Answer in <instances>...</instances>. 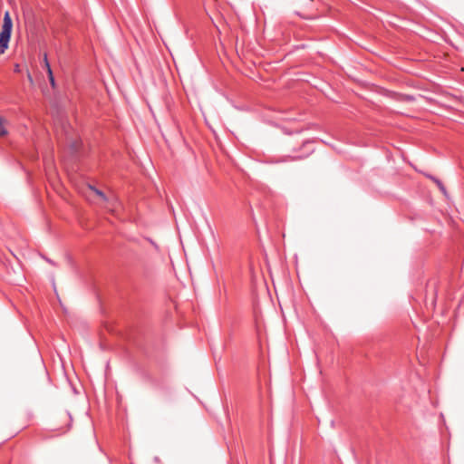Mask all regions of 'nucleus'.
Wrapping results in <instances>:
<instances>
[{"instance_id": "f257e3e1", "label": "nucleus", "mask_w": 464, "mask_h": 464, "mask_svg": "<svg viewBox=\"0 0 464 464\" xmlns=\"http://www.w3.org/2000/svg\"><path fill=\"white\" fill-rule=\"evenodd\" d=\"M13 29V21L9 11L4 14L3 24L0 31V55L8 48Z\"/></svg>"}, {"instance_id": "f03ea898", "label": "nucleus", "mask_w": 464, "mask_h": 464, "mask_svg": "<svg viewBox=\"0 0 464 464\" xmlns=\"http://www.w3.org/2000/svg\"><path fill=\"white\" fill-rule=\"evenodd\" d=\"M86 197L88 200L102 208H104V204L109 198V195H105L102 191L95 188L92 186L88 187L86 191Z\"/></svg>"}, {"instance_id": "7ed1b4c3", "label": "nucleus", "mask_w": 464, "mask_h": 464, "mask_svg": "<svg viewBox=\"0 0 464 464\" xmlns=\"http://www.w3.org/2000/svg\"><path fill=\"white\" fill-rule=\"evenodd\" d=\"M120 206L118 198L114 194H110L109 198L104 204V208L111 213H115Z\"/></svg>"}, {"instance_id": "20e7f679", "label": "nucleus", "mask_w": 464, "mask_h": 464, "mask_svg": "<svg viewBox=\"0 0 464 464\" xmlns=\"http://www.w3.org/2000/svg\"><path fill=\"white\" fill-rule=\"evenodd\" d=\"M5 120L0 117V136L4 137L6 136L8 131L5 128Z\"/></svg>"}, {"instance_id": "39448f33", "label": "nucleus", "mask_w": 464, "mask_h": 464, "mask_svg": "<svg viewBox=\"0 0 464 464\" xmlns=\"http://www.w3.org/2000/svg\"><path fill=\"white\" fill-rule=\"evenodd\" d=\"M429 178L430 179H432L437 185L438 187L440 188V189L445 194L446 193V189H445V187L443 186V184L439 180L437 179L436 178L434 177H431V176H429Z\"/></svg>"}, {"instance_id": "423d86ee", "label": "nucleus", "mask_w": 464, "mask_h": 464, "mask_svg": "<svg viewBox=\"0 0 464 464\" xmlns=\"http://www.w3.org/2000/svg\"><path fill=\"white\" fill-rule=\"evenodd\" d=\"M429 178L430 179H432L437 185L438 187L440 188V189L445 194L446 193V189H445V187L443 186V184L439 180L437 179L436 178L434 177H431V176H429Z\"/></svg>"}, {"instance_id": "0eeeda50", "label": "nucleus", "mask_w": 464, "mask_h": 464, "mask_svg": "<svg viewBox=\"0 0 464 464\" xmlns=\"http://www.w3.org/2000/svg\"><path fill=\"white\" fill-rule=\"evenodd\" d=\"M47 74H48V78H49L51 85L53 87H54L55 86V81H54V77H53L52 69H49V72H47Z\"/></svg>"}, {"instance_id": "6e6552de", "label": "nucleus", "mask_w": 464, "mask_h": 464, "mask_svg": "<svg viewBox=\"0 0 464 464\" xmlns=\"http://www.w3.org/2000/svg\"><path fill=\"white\" fill-rule=\"evenodd\" d=\"M44 67H45L47 72H49V69H51V66H50V63L48 62L46 54H44Z\"/></svg>"}]
</instances>
